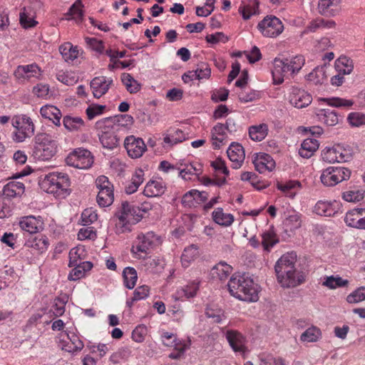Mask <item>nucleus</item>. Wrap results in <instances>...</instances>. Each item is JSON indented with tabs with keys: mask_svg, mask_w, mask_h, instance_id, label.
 <instances>
[{
	"mask_svg": "<svg viewBox=\"0 0 365 365\" xmlns=\"http://www.w3.org/2000/svg\"><path fill=\"white\" fill-rule=\"evenodd\" d=\"M351 172L344 167L330 166L323 170L320 176L322 184L327 187H333L344 180H348Z\"/></svg>",
	"mask_w": 365,
	"mask_h": 365,
	"instance_id": "7",
	"label": "nucleus"
},
{
	"mask_svg": "<svg viewBox=\"0 0 365 365\" xmlns=\"http://www.w3.org/2000/svg\"><path fill=\"white\" fill-rule=\"evenodd\" d=\"M146 332L147 329L145 326H138L132 332V339L136 342H142L144 340Z\"/></svg>",
	"mask_w": 365,
	"mask_h": 365,
	"instance_id": "61",
	"label": "nucleus"
},
{
	"mask_svg": "<svg viewBox=\"0 0 365 365\" xmlns=\"http://www.w3.org/2000/svg\"><path fill=\"white\" fill-rule=\"evenodd\" d=\"M206 316L212 319L215 323H220L224 317L223 312L221 309H214L207 308L206 310Z\"/></svg>",
	"mask_w": 365,
	"mask_h": 365,
	"instance_id": "59",
	"label": "nucleus"
},
{
	"mask_svg": "<svg viewBox=\"0 0 365 365\" xmlns=\"http://www.w3.org/2000/svg\"><path fill=\"white\" fill-rule=\"evenodd\" d=\"M112 83V79L106 78L105 76L94 78L91 82V88L92 89L93 96L96 98L103 96L108 92Z\"/></svg>",
	"mask_w": 365,
	"mask_h": 365,
	"instance_id": "21",
	"label": "nucleus"
},
{
	"mask_svg": "<svg viewBox=\"0 0 365 365\" xmlns=\"http://www.w3.org/2000/svg\"><path fill=\"white\" fill-rule=\"evenodd\" d=\"M364 198V194L359 190H349L343 193V199L347 202H356Z\"/></svg>",
	"mask_w": 365,
	"mask_h": 365,
	"instance_id": "53",
	"label": "nucleus"
},
{
	"mask_svg": "<svg viewBox=\"0 0 365 365\" xmlns=\"http://www.w3.org/2000/svg\"><path fill=\"white\" fill-rule=\"evenodd\" d=\"M297 254L294 252L283 255L276 262L274 270L278 282L284 288L296 287L305 281L302 271L295 267Z\"/></svg>",
	"mask_w": 365,
	"mask_h": 365,
	"instance_id": "1",
	"label": "nucleus"
},
{
	"mask_svg": "<svg viewBox=\"0 0 365 365\" xmlns=\"http://www.w3.org/2000/svg\"><path fill=\"white\" fill-rule=\"evenodd\" d=\"M133 123V118L128 114L118 115L113 117L105 118L98 120V126L113 128V130L119 131L125 130L126 127L131 125Z\"/></svg>",
	"mask_w": 365,
	"mask_h": 365,
	"instance_id": "10",
	"label": "nucleus"
},
{
	"mask_svg": "<svg viewBox=\"0 0 365 365\" xmlns=\"http://www.w3.org/2000/svg\"><path fill=\"white\" fill-rule=\"evenodd\" d=\"M198 248L196 245H192L185 247L181 256L182 265L184 267H187L189 263L198 256Z\"/></svg>",
	"mask_w": 365,
	"mask_h": 365,
	"instance_id": "42",
	"label": "nucleus"
},
{
	"mask_svg": "<svg viewBox=\"0 0 365 365\" xmlns=\"http://www.w3.org/2000/svg\"><path fill=\"white\" fill-rule=\"evenodd\" d=\"M125 286L129 289H133L136 283L138 275L136 270L133 267H125L123 272Z\"/></svg>",
	"mask_w": 365,
	"mask_h": 365,
	"instance_id": "43",
	"label": "nucleus"
},
{
	"mask_svg": "<svg viewBox=\"0 0 365 365\" xmlns=\"http://www.w3.org/2000/svg\"><path fill=\"white\" fill-rule=\"evenodd\" d=\"M63 124L68 131H78L84 126L83 120L78 116L66 115L63 119Z\"/></svg>",
	"mask_w": 365,
	"mask_h": 365,
	"instance_id": "32",
	"label": "nucleus"
},
{
	"mask_svg": "<svg viewBox=\"0 0 365 365\" xmlns=\"http://www.w3.org/2000/svg\"><path fill=\"white\" fill-rule=\"evenodd\" d=\"M278 242V238L273 227L269 228L262 234V244L265 250L269 251L270 248H272Z\"/></svg>",
	"mask_w": 365,
	"mask_h": 365,
	"instance_id": "41",
	"label": "nucleus"
},
{
	"mask_svg": "<svg viewBox=\"0 0 365 365\" xmlns=\"http://www.w3.org/2000/svg\"><path fill=\"white\" fill-rule=\"evenodd\" d=\"M227 286L231 295L240 300L256 302L259 298L257 285L248 274H234Z\"/></svg>",
	"mask_w": 365,
	"mask_h": 365,
	"instance_id": "2",
	"label": "nucleus"
},
{
	"mask_svg": "<svg viewBox=\"0 0 365 365\" xmlns=\"http://www.w3.org/2000/svg\"><path fill=\"white\" fill-rule=\"evenodd\" d=\"M319 142L316 139L307 138L301 144L299 154L304 158H311L319 148Z\"/></svg>",
	"mask_w": 365,
	"mask_h": 365,
	"instance_id": "25",
	"label": "nucleus"
},
{
	"mask_svg": "<svg viewBox=\"0 0 365 365\" xmlns=\"http://www.w3.org/2000/svg\"><path fill=\"white\" fill-rule=\"evenodd\" d=\"M72 267H73V269L70 272L68 279L76 281L84 277L85 273L92 269L93 264L88 261H83Z\"/></svg>",
	"mask_w": 365,
	"mask_h": 365,
	"instance_id": "29",
	"label": "nucleus"
},
{
	"mask_svg": "<svg viewBox=\"0 0 365 365\" xmlns=\"http://www.w3.org/2000/svg\"><path fill=\"white\" fill-rule=\"evenodd\" d=\"M83 250L80 247H75L71 250L69 252V267L78 264L81 262V255Z\"/></svg>",
	"mask_w": 365,
	"mask_h": 365,
	"instance_id": "54",
	"label": "nucleus"
},
{
	"mask_svg": "<svg viewBox=\"0 0 365 365\" xmlns=\"http://www.w3.org/2000/svg\"><path fill=\"white\" fill-rule=\"evenodd\" d=\"M320 101L327 102L328 105L333 107H351L354 102L351 100H347L341 98H321Z\"/></svg>",
	"mask_w": 365,
	"mask_h": 365,
	"instance_id": "47",
	"label": "nucleus"
},
{
	"mask_svg": "<svg viewBox=\"0 0 365 365\" xmlns=\"http://www.w3.org/2000/svg\"><path fill=\"white\" fill-rule=\"evenodd\" d=\"M159 242V237L155 232L150 231L146 233L140 232L135 240L131 251L138 258L142 257V254L147 255Z\"/></svg>",
	"mask_w": 365,
	"mask_h": 365,
	"instance_id": "6",
	"label": "nucleus"
},
{
	"mask_svg": "<svg viewBox=\"0 0 365 365\" xmlns=\"http://www.w3.org/2000/svg\"><path fill=\"white\" fill-rule=\"evenodd\" d=\"M365 300V287H361L346 297V301L350 304H356Z\"/></svg>",
	"mask_w": 365,
	"mask_h": 365,
	"instance_id": "49",
	"label": "nucleus"
},
{
	"mask_svg": "<svg viewBox=\"0 0 365 365\" xmlns=\"http://www.w3.org/2000/svg\"><path fill=\"white\" fill-rule=\"evenodd\" d=\"M165 187L162 181L150 180L149 181L143 190V194L147 197L160 196L164 193Z\"/></svg>",
	"mask_w": 365,
	"mask_h": 365,
	"instance_id": "30",
	"label": "nucleus"
},
{
	"mask_svg": "<svg viewBox=\"0 0 365 365\" xmlns=\"http://www.w3.org/2000/svg\"><path fill=\"white\" fill-rule=\"evenodd\" d=\"M96 200L101 207H108L114 200L113 189L98 190Z\"/></svg>",
	"mask_w": 365,
	"mask_h": 365,
	"instance_id": "38",
	"label": "nucleus"
},
{
	"mask_svg": "<svg viewBox=\"0 0 365 365\" xmlns=\"http://www.w3.org/2000/svg\"><path fill=\"white\" fill-rule=\"evenodd\" d=\"M96 185L98 190L113 189V185L105 175L99 176L96 180Z\"/></svg>",
	"mask_w": 365,
	"mask_h": 365,
	"instance_id": "62",
	"label": "nucleus"
},
{
	"mask_svg": "<svg viewBox=\"0 0 365 365\" xmlns=\"http://www.w3.org/2000/svg\"><path fill=\"white\" fill-rule=\"evenodd\" d=\"M40 68L35 64H29L26 66H19L16 71L15 72L17 78H24L30 79L32 77H36L37 75H40Z\"/></svg>",
	"mask_w": 365,
	"mask_h": 365,
	"instance_id": "28",
	"label": "nucleus"
},
{
	"mask_svg": "<svg viewBox=\"0 0 365 365\" xmlns=\"http://www.w3.org/2000/svg\"><path fill=\"white\" fill-rule=\"evenodd\" d=\"M10 212L9 200L0 195V219L6 217Z\"/></svg>",
	"mask_w": 365,
	"mask_h": 365,
	"instance_id": "63",
	"label": "nucleus"
},
{
	"mask_svg": "<svg viewBox=\"0 0 365 365\" xmlns=\"http://www.w3.org/2000/svg\"><path fill=\"white\" fill-rule=\"evenodd\" d=\"M67 15L71 16L72 19L76 20H81L83 17V11L81 9V3L73 4L69 9Z\"/></svg>",
	"mask_w": 365,
	"mask_h": 365,
	"instance_id": "60",
	"label": "nucleus"
},
{
	"mask_svg": "<svg viewBox=\"0 0 365 365\" xmlns=\"http://www.w3.org/2000/svg\"><path fill=\"white\" fill-rule=\"evenodd\" d=\"M22 124L19 130H14L11 133V138L15 143H23L34 134L35 125L30 117L23 115Z\"/></svg>",
	"mask_w": 365,
	"mask_h": 365,
	"instance_id": "13",
	"label": "nucleus"
},
{
	"mask_svg": "<svg viewBox=\"0 0 365 365\" xmlns=\"http://www.w3.org/2000/svg\"><path fill=\"white\" fill-rule=\"evenodd\" d=\"M124 147L128 155L132 158H138L143 155L146 150V145L140 138H135L130 135L124 140Z\"/></svg>",
	"mask_w": 365,
	"mask_h": 365,
	"instance_id": "14",
	"label": "nucleus"
},
{
	"mask_svg": "<svg viewBox=\"0 0 365 365\" xmlns=\"http://www.w3.org/2000/svg\"><path fill=\"white\" fill-rule=\"evenodd\" d=\"M98 120L95 124V128L98 131V135L101 143L103 147L109 150L116 148L119 145L120 137L115 133L117 130H113V128H106L98 126Z\"/></svg>",
	"mask_w": 365,
	"mask_h": 365,
	"instance_id": "12",
	"label": "nucleus"
},
{
	"mask_svg": "<svg viewBox=\"0 0 365 365\" xmlns=\"http://www.w3.org/2000/svg\"><path fill=\"white\" fill-rule=\"evenodd\" d=\"M340 2L341 0H319V13L327 17L334 16L340 11Z\"/></svg>",
	"mask_w": 365,
	"mask_h": 365,
	"instance_id": "22",
	"label": "nucleus"
},
{
	"mask_svg": "<svg viewBox=\"0 0 365 365\" xmlns=\"http://www.w3.org/2000/svg\"><path fill=\"white\" fill-rule=\"evenodd\" d=\"M121 81L127 91L130 93H135L140 89V84L129 73H123Z\"/></svg>",
	"mask_w": 365,
	"mask_h": 365,
	"instance_id": "40",
	"label": "nucleus"
},
{
	"mask_svg": "<svg viewBox=\"0 0 365 365\" xmlns=\"http://www.w3.org/2000/svg\"><path fill=\"white\" fill-rule=\"evenodd\" d=\"M304 58L302 56H296L291 59L287 58V63H289L291 68V74L299 72L304 66Z\"/></svg>",
	"mask_w": 365,
	"mask_h": 365,
	"instance_id": "50",
	"label": "nucleus"
},
{
	"mask_svg": "<svg viewBox=\"0 0 365 365\" xmlns=\"http://www.w3.org/2000/svg\"><path fill=\"white\" fill-rule=\"evenodd\" d=\"M68 302V296L66 294L61 295L54 299L53 304L51 312L55 317L62 316L65 312V306Z\"/></svg>",
	"mask_w": 365,
	"mask_h": 365,
	"instance_id": "44",
	"label": "nucleus"
},
{
	"mask_svg": "<svg viewBox=\"0 0 365 365\" xmlns=\"http://www.w3.org/2000/svg\"><path fill=\"white\" fill-rule=\"evenodd\" d=\"M67 163L78 169H88L93 163V158L89 150L78 149L68 157Z\"/></svg>",
	"mask_w": 365,
	"mask_h": 365,
	"instance_id": "11",
	"label": "nucleus"
},
{
	"mask_svg": "<svg viewBox=\"0 0 365 365\" xmlns=\"http://www.w3.org/2000/svg\"><path fill=\"white\" fill-rule=\"evenodd\" d=\"M199 289V282L192 281L187 284L185 287L179 289L177 294L179 298L183 297L186 299L194 297Z\"/></svg>",
	"mask_w": 365,
	"mask_h": 365,
	"instance_id": "39",
	"label": "nucleus"
},
{
	"mask_svg": "<svg viewBox=\"0 0 365 365\" xmlns=\"http://www.w3.org/2000/svg\"><path fill=\"white\" fill-rule=\"evenodd\" d=\"M347 120L351 126L359 127L365 124V114L361 113H351Z\"/></svg>",
	"mask_w": 365,
	"mask_h": 365,
	"instance_id": "52",
	"label": "nucleus"
},
{
	"mask_svg": "<svg viewBox=\"0 0 365 365\" xmlns=\"http://www.w3.org/2000/svg\"><path fill=\"white\" fill-rule=\"evenodd\" d=\"M317 115L319 120L328 126H334L339 123V115L334 110L329 108L319 109Z\"/></svg>",
	"mask_w": 365,
	"mask_h": 365,
	"instance_id": "26",
	"label": "nucleus"
},
{
	"mask_svg": "<svg viewBox=\"0 0 365 365\" xmlns=\"http://www.w3.org/2000/svg\"><path fill=\"white\" fill-rule=\"evenodd\" d=\"M40 113L43 118L52 120L56 125L59 126L61 125V113L57 107L46 105L41 108Z\"/></svg>",
	"mask_w": 365,
	"mask_h": 365,
	"instance_id": "27",
	"label": "nucleus"
},
{
	"mask_svg": "<svg viewBox=\"0 0 365 365\" xmlns=\"http://www.w3.org/2000/svg\"><path fill=\"white\" fill-rule=\"evenodd\" d=\"M24 185L20 182L11 181L8 182L3 189V195L6 199L21 195L24 192Z\"/></svg>",
	"mask_w": 365,
	"mask_h": 365,
	"instance_id": "24",
	"label": "nucleus"
},
{
	"mask_svg": "<svg viewBox=\"0 0 365 365\" xmlns=\"http://www.w3.org/2000/svg\"><path fill=\"white\" fill-rule=\"evenodd\" d=\"M149 287L147 285L140 286L133 292V302L145 299L149 295Z\"/></svg>",
	"mask_w": 365,
	"mask_h": 365,
	"instance_id": "56",
	"label": "nucleus"
},
{
	"mask_svg": "<svg viewBox=\"0 0 365 365\" xmlns=\"http://www.w3.org/2000/svg\"><path fill=\"white\" fill-rule=\"evenodd\" d=\"M348 279H344L339 275H331L324 277L322 285L330 289H334L339 287H346L349 285Z\"/></svg>",
	"mask_w": 365,
	"mask_h": 365,
	"instance_id": "34",
	"label": "nucleus"
},
{
	"mask_svg": "<svg viewBox=\"0 0 365 365\" xmlns=\"http://www.w3.org/2000/svg\"><path fill=\"white\" fill-rule=\"evenodd\" d=\"M257 28L265 37L275 38L284 30L281 20L274 16H267L259 22Z\"/></svg>",
	"mask_w": 365,
	"mask_h": 365,
	"instance_id": "8",
	"label": "nucleus"
},
{
	"mask_svg": "<svg viewBox=\"0 0 365 365\" xmlns=\"http://www.w3.org/2000/svg\"><path fill=\"white\" fill-rule=\"evenodd\" d=\"M229 159L232 162V167L237 169L241 167L245 157L243 147L237 143H232L227 150Z\"/></svg>",
	"mask_w": 365,
	"mask_h": 365,
	"instance_id": "20",
	"label": "nucleus"
},
{
	"mask_svg": "<svg viewBox=\"0 0 365 365\" xmlns=\"http://www.w3.org/2000/svg\"><path fill=\"white\" fill-rule=\"evenodd\" d=\"M255 169L260 173H264L265 170L271 171L275 167L274 160H269L268 163H262L258 158L254 161Z\"/></svg>",
	"mask_w": 365,
	"mask_h": 365,
	"instance_id": "58",
	"label": "nucleus"
},
{
	"mask_svg": "<svg viewBox=\"0 0 365 365\" xmlns=\"http://www.w3.org/2000/svg\"><path fill=\"white\" fill-rule=\"evenodd\" d=\"M267 125L262 123L259 125L251 126L249 129V135L252 140L255 141H261L267 136Z\"/></svg>",
	"mask_w": 365,
	"mask_h": 365,
	"instance_id": "37",
	"label": "nucleus"
},
{
	"mask_svg": "<svg viewBox=\"0 0 365 365\" xmlns=\"http://www.w3.org/2000/svg\"><path fill=\"white\" fill-rule=\"evenodd\" d=\"M334 146L332 148L326 147L322 152V158L324 162L334 163L337 161V158L334 154Z\"/></svg>",
	"mask_w": 365,
	"mask_h": 365,
	"instance_id": "55",
	"label": "nucleus"
},
{
	"mask_svg": "<svg viewBox=\"0 0 365 365\" xmlns=\"http://www.w3.org/2000/svg\"><path fill=\"white\" fill-rule=\"evenodd\" d=\"M42 3L39 0H31L29 5L24 6L19 14V21L24 29H30L36 26L38 24L35 21L36 14L40 10Z\"/></svg>",
	"mask_w": 365,
	"mask_h": 365,
	"instance_id": "9",
	"label": "nucleus"
},
{
	"mask_svg": "<svg viewBox=\"0 0 365 365\" xmlns=\"http://www.w3.org/2000/svg\"><path fill=\"white\" fill-rule=\"evenodd\" d=\"M320 335V330L314 327H312L304 331L302 334L300 339L302 341L314 342L317 341Z\"/></svg>",
	"mask_w": 365,
	"mask_h": 365,
	"instance_id": "46",
	"label": "nucleus"
},
{
	"mask_svg": "<svg viewBox=\"0 0 365 365\" xmlns=\"http://www.w3.org/2000/svg\"><path fill=\"white\" fill-rule=\"evenodd\" d=\"M106 106L93 103L90 105L86 110V115L89 120H92L98 115L103 113Z\"/></svg>",
	"mask_w": 365,
	"mask_h": 365,
	"instance_id": "51",
	"label": "nucleus"
},
{
	"mask_svg": "<svg viewBox=\"0 0 365 365\" xmlns=\"http://www.w3.org/2000/svg\"><path fill=\"white\" fill-rule=\"evenodd\" d=\"M59 51L65 61L68 63L73 62L79 54L77 46H73L70 42L64 43L60 46Z\"/></svg>",
	"mask_w": 365,
	"mask_h": 365,
	"instance_id": "31",
	"label": "nucleus"
},
{
	"mask_svg": "<svg viewBox=\"0 0 365 365\" xmlns=\"http://www.w3.org/2000/svg\"><path fill=\"white\" fill-rule=\"evenodd\" d=\"M289 100L290 103L295 108H302L312 103V97L304 90L292 87L289 96Z\"/></svg>",
	"mask_w": 365,
	"mask_h": 365,
	"instance_id": "16",
	"label": "nucleus"
},
{
	"mask_svg": "<svg viewBox=\"0 0 365 365\" xmlns=\"http://www.w3.org/2000/svg\"><path fill=\"white\" fill-rule=\"evenodd\" d=\"M43 186L48 193L58 197H65L68 194L70 181L68 175L61 173H51L45 176Z\"/></svg>",
	"mask_w": 365,
	"mask_h": 365,
	"instance_id": "5",
	"label": "nucleus"
},
{
	"mask_svg": "<svg viewBox=\"0 0 365 365\" xmlns=\"http://www.w3.org/2000/svg\"><path fill=\"white\" fill-rule=\"evenodd\" d=\"M185 139V134L181 130L177 129L173 133L167 135L164 138V143L169 145H175L182 142Z\"/></svg>",
	"mask_w": 365,
	"mask_h": 365,
	"instance_id": "48",
	"label": "nucleus"
},
{
	"mask_svg": "<svg viewBox=\"0 0 365 365\" xmlns=\"http://www.w3.org/2000/svg\"><path fill=\"white\" fill-rule=\"evenodd\" d=\"M138 207L131 205L127 201L123 202L121 207L115 212V216L118 218L115 223L116 232L123 233L131 231V226L138 222L142 216L138 215Z\"/></svg>",
	"mask_w": 365,
	"mask_h": 365,
	"instance_id": "3",
	"label": "nucleus"
},
{
	"mask_svg": "<svg viewBox=\"0 0 365 365\" xmlns=\"http://www.w3.org/2000/svg\"><path fill=\"white\" fill-rule=\"evenodd\" d=\"M82 221L84 224H91L98 219L97 214L91 209H86L81 214Z\"/></svg>",
	"mask_w": 365,
	"mask_h": 365,
	"instance_id": "64",
	"label": "nucleus"
},
{
	"mask_svg": "<svg viewBox=\"0 0 365 365\" xmlns=\"http://www.w3.org/2000/svg\"><path fill=\"white\" fill-rule=\"evenodd\" d=\"M144 172L142 169H138L135 170L133 175L130 182L128 183L125 187V191L127 194L134 193L138 188V187L143 183L144 178Z\"/></svg>",
	"mask_w": 365,
	"mask_h": 365,
	"instance_id": "36",
	"label": "nucleus"
},
{
	"mask_svg": "<svg viewBox=\"0 0 365 365\" xmlns=\"http://www.w3.org/2000/svg\"><path fill=\"white\" fill-rule=\"evenodd\" d=\"M57 144L52 136L38 133L34 138L33 156L41 161L50 160L56 153Z\"/></svg>",
	"mask_w": 365,
	"mask_h": 365,
	"instance_id": "4",
	"label": "nucleus"
},
{
	"mask_svg": "<svg viewBox=\"0 0 365 365\" xmlns=\"http://www.w3.org/2000/svg\"><path fill=\"white\" fill-rule=\"evenodd\" d=\"M232 270V267L225 262H220L216 264L211 270L212 278L219 279L223 281L227 278Z\"/></svg>",
	"mask_w": 365,
	"mask_h": 365,
	"instance_id": "33",
	"label": "nucleus"
},
{
	"mask_svg": "<svg viewBox=\"0 0 365 365\" xmlns=\"http://www.w3.org/2000/svg\"><path fill=\"white\" fill-rule=\"evenodd\" d=\"M273 83L276 85H279L284 81V77L291 74V68L289 63H287V58L284 60L279 58H275L273 63V69L272 71Z\"/></svg>",
	"mask_w": 365,
	"mask_h": 365,
	"instance_id": "17",
	"label": "nucleus"
},
{
	"mask_svg": "<svg viewBox=\"0 0 365 365\" xmlns=\"http://www.w3.org/2000/svg\"><path fill=\"white\" fill-rule=\"evenodd\" d=\"M314 212L319 215L331 216L334 214L331 203L324 201H319L314 206Z\"/></svg>",
	"mask_w": 365,
	"mask_h": 365,
	"instance_id": "45",
	"label": "nucleus"
},
{
	"mask_svg": "<svg viewBox=\"0 0 365 365\" xmlns=\"http://www.w3.org/2000/svg\"><path fill=\"white\" fill-rule=\"evenodd\" d=\"M344 220L348 227L365 230V208H354L349 210Z\"/></svg>",
	"mask_w": 365,
	"mask_h": 365,
	"instance_id": "15",
	"label": "nucleus"
},
{
	"mask_svg": "<svg viewBox=\"0 0 365 365\" xmlns=\"http://www.w3.org/2000/svg\"><path fill=\"white\" fill-rule=\"evenodd\" d=\"M212 215L213 220L222 226H230L234 221V216L232 214L225 213L221 207L213 211Z\"/></svg>",
	"mask_w": 365,
	"mask_h": 365,
	"instance_id": "35",
	"label": "nucleus"
},
{
	"mask_svg": "<svg viewBox=\"0 0 365 365\" xmlns=\"http://www.w3.org/2000/svg\"><path fill=\"white\" fill-rule=\"evenodd\" d=\"M19 224L22 230L29 234L38 233L43 228V222L41 220V217H36L33 215L22 217Z\"/></svg>",
	"mask_w": 365,
	"mask_h": 365,
	"instance_id": "18",
	"label": "nucleus"
},
{
	"mask_svg": "<svg viewBox=\"0 0 365 365\" xmlns=\"http://www.w3.org/2000/svg\"><path fill=\"white\" fill-rule=\"evenodd\" d=\"M194 71L196 72L197 80L207 79L211 74V69L204 63L199 65V67Z\"/></svg>",
	"mask_w": 365,
	"mask_h": 365,
	"instance_id": "57",
	"label": "nucleus"
},
{
	"mask_svg": "<svg viewBox=\"0 0 365 365\" xmlns=\"http://www.w3.org/2000/svg\"><path fill=\"white\" fill-rule=\"evenodd\" d=\"M225 336L230 346L235 352L245 353L246 351V339L240 332L235 330H228Z\"/></svg>",
	"mask_w": 365,
	"mask_h": 365,
	"instance_id": "19",
	"label": "nucleus"
},
{
	"mask_svg": "<svg viewBox=\"0 0 365 365\" xmlns=\"http://www.w3.org/2000/svg\"><path fill=\"white\" fill-rule=\"evenodd\" d=\"M226 128L222 123H217L211 130V139L215 149H219L222 145L227 143Z\"/></svg>",
	"mask_w": 365,
	"mask_h": 365,
	"instance_id": "23",
	"label": "nucleus"
}]
</instances>
